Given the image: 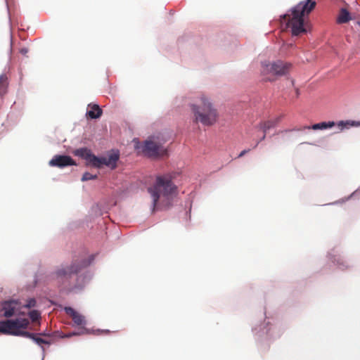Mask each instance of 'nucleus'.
<instances>
[{
    "label": "nucleus",
    "mask_w": 360,
    "mask_h": 360,
    "mask_svg": "<svg viewBox=\"0 0 360 360\" xmlns=\"http://www.w3.org/2000/svg\"><path fill=\"white\" fill-rule=\"evenodd\" d=\"M64 311L72 318L76 325L83 326L86 324L84 316L76 311L73 308L70 307H65L64 308Z\"/></svg>",
    "instance_id": "nucleus-14"
},
{
    "label": "nucleus",
    "mask_w": 360,
    "mask_h": 360,
    "mask_svg": "<svg viewBox=\"0 0 360 360\" xmlns=\"http://www.w3.org/2000/svg\"><path fill=\"white\" fill-rule=\"evenodd\" d=\"M314 0L300 1L290 10V13L281 16V24H285V28H290L292 35H299L305 33L304 17L308 15L315 8Z\"/></svg>",
    "instance_id": "nucleus-2"
},
{
    "label": "nucleus",
    "mask_w": 360,
    "mask_h": 360,
    "mask_svg": "<svg viewBox=\"0 0 360 360\" xmlns=\"http://www.w3.org/2000/svg\"><path fill=\"white\" fill-rule=\"evenodd\" d=\"M191 108L195 122H200L205 126H212L217 122V110L205 96L198 97Z\"/></svg>",
    "instance_id": "nucleus-3"
},
{
    "label": "nucleus",
    "mask_w": 360,
    "mask_h": 360,
    "mask_svg": "<svg viewBox=\"0 0 360 360\" xmlns=\"http://www.w3.org/2000/svg\"><path fill=\"white\" fill-rule=\"evenodd\" d=\"M250 151V149L248 150H243V151L240 152V153L238 155V158H241L243 157L245 154H246L247 153H248Z\"/></svg>",
    "instance_id": "nucleus-25"
},
{
    "label": "nucleus",
    "mask_w": 360,
    "mask_h": 360,
    "mask_svg": "<svg viewBox=\"0 0 360 360\" xmlns=\"http://www.w3.org/2000/svg\"><path fill=\"white\" fill-rule=\"evenodd\" d=\"M39 335H45V334H44V333H40Z\"/></svg>",
    "instance_id": "nucleus-26"
},
{
    "label": "nucleus",
    "mask_w": 360,
    "mask_h": 360,
    "mask_svg": "<svg viewBox=\"0 0 360 360\" xmlns=\"http://www.w3.org/2000/svg\"><path fill=\"white\" fill-rule=\"evenodd\" d=\"M29 317L32 320V322H35L38 321L41 318V314L37 310H32L28 314Z\"/></svg>",
    "instance_id": "nucleus-19"
},
{
    "label": "nucleus",
    "mask_w": 360,
    "mask_h": 360,
    "mask_svg": "<svg viewBox=\"0 0 360 360\" xmlns=\"http://www.w3.org/2000/svg\"><path fill=\"white\" fill-rule=\"evenodd\" d=\"M90 110L87 111L86 115L91 119H96L101 116L102 110L97 104L89 105Z\"/></svg>",
    "instance_id": "nucleus-15"
},
{
    "label": "nucleus",
    "mask_w": 360,
    "mask_h": 360,
    "mask_svg": "<svg viewBox=\"0 0 360 360\" xmlns=\"http://www.w3.org/2000/svg\"><path fill=\"white\" fill-rule=\"evenodd\" d=\"M335 126V123L333 121L330 122H323L314 124L311 126H304L300 128H295L293 129H288L285 130V132H290L292 131H302L305 129H314V130H323L328 128H331Z\"/></svg>",
    "instance_id": "nucleus-12"
},
{
    "label": "nucleus",
    "mask_w": 360,
    "mask_h": 360,
    "mask_svg": "<svg viewBox=\"0 0 360 360\" xmlns=\"http://www.w3.org/2000/svg\"><path fill=\"white\" fill-rule=\"evenodd\" d=\"M351 20L349 13L345 9L342 8L337 18V22L339 24H343L348 22Z\"/></svg>",
    "instance_id": "nucleus-16"
},
{
    "label": "nucleus",
    "mask_w": 360,
    "mask_h": 360,
    "mask_svg": "<svg viewBox=\"0 0 360 360\" xmlns=\"http://www.w3.org/2000/svg\"><path fill=\"white\" fill-rule=\"evenodd\" d=\"M8 77L6 75H0V96H3L6 93L8 87Z\"/></svg>",
    "instance_id": "nucleus-17"
},
{
    "label": "nucleus",
    "mask_w": 360,
    "mask_h": 360,
    "mask_svg": "<svg viewBox=\"0 0 360 360\" xmlns=\"http://www.w3.org/2000/svg\"><path fill=\"white\" fill-rule=\"evenodd\" d=\"M90 261L83 259L80 262H74L71 265H61L51 274V279L58 284H65L68 282L72 275L79 272L82 268L90 264Z\"/></svg>",
    "instance_id": "nucleus-5"
},
{
    "label": "nucleus",
    "mask_w": 360,
    "mask_h": 360,
    "mask_svg": "<svg viewBox=\"0 0 360 360\" xmlns=\"http://www.w3.org/2000/svg\"><path fill=\"white\" fill-rule=\"evenodd\" d=\"M164 141L150 139L143 146V153L148 157H160L167 155V150L162 146Z\"/></svg>",
    "instance_id": "nucleus-8"
},
{
    "label": "nucleus",
    "mask_w": 360,
    "mask_h": 360,
    "mask_svg": "<svg viewBox=\"0 0 360 360\" xmlns=\"http://www.w3.org/2000/svg\"><path fill=\"white\" fill-rule=\"evenodd\" d=\"M31 335H32V336L27 337V338L32 339L39 345H41L42 344H47V345L50 344L49 342H48L47 340H46L44 339L37 337V335H36L34 333H31Z\"/></svg>",
    "instance_id": "nucleus-18"
},
{
    "label": "nucleus",
    "mask_w": 360,
    "mask_h": 360,
    "mask_svg": "<svg viewBox=\"0 0 360 360\" xmlns=\"http://www.w3.org/2000/svg\"><path fill=\"white\" fill-rule=\"evenodd\" d=\"M30 325L25 318H16L0 321V334L14 336L30 337L31 333L25 331Z\"/></svg>",
    "instance_id": "nucleus-4"
},
{
    "label": "nucleus",
    "mask_w": 360,
    "mask_h": 360,
    "mask_svg": "<svg viewBox=\"0 0 360 360\" xmlns=\"http://www.w3.org/2000/svg\"><path fill=\"white\" fill-rule=\"evenodd\" d=\"M22 304L18 300H8L0 304V316L6 318H10L13 316H19L25 314L22 311Z\"/></svg>",
    "instance_id": "nucleus-7"
},
{
    "label": "nucleus",
    "mask_w": 360,
    "mask_h": 360,
    "mask_svg": "<svg viewBox=\"0 0 360 360\" xmlns=\"http://www.w3.org/2000/svg\"><path fill=\"white\" fill-rule=\"evenodd\" d=\"M353 125V124H350L349 122H344L340 121L338 123V126L340 130H342L345 127H347L348 126Z\"/></svg>",
    "instance_id": "nucleus-22"
},
{
    "label": "nucleus",
    "mask_w": 360,
    "mask_h": 360,
    "mask_svg": "<svg viewBox=\"0 0 360 360\" xmlns=\"http://www.w3.org/2000/svg\"><path fill=\"white\" fill-rule=\"evenodd\" d=\"M284 117L283 115H281L280 116L273 119V120H267V121H264V122H262L259 124L258 126H257V128H258L259 129H261L262 130L264 134L262 136V137L261 138V139L257 142L256 145H255V147L258 145V143H259V141H263L266 138V131L274 127L275 126H276L277 124H278L281 120L283 119V117Z\"/></svg>",
    "instance_id": "nucleus-9"
},
{
    "label": "nucleus",
    "mask_w": 360,
    "mask_h": 360,
    "mask_svg": "<svg viewBox=\"0 0 360 360\" xmlns=\"http://www.w3.org/2000/svg\"><path fill=\"white\" fill-rule=\"evenodd\" d=\"M96 178H97L96 174L93 175L89 172H85L82 177V181H85L91 180V179H95Z\"/></svg>",
    "instance_id": "nucleus-20"
},
{
    "label": "nucleus",
    "mask_w": 360,
    "mask_h": 360,
    "mask_svg": "<svg viewBox=\"0 0 360 360\" xmlns=\"http://www.w3.org/2000/svg\"><path fill=\"white\" fill-rule=\"evenodd\" d=\"M119 153L113 152L108 157L98 158V162H96V167L100 168L102 165H106L111 169H115L117 166V162L119 160Z\"/></svg>",
    "instance_id": "nucleus-10"
},
{
    "label": "nucleus",
    "mask_w": 360,
    "mask_h": 360,
    "mask_svg": "<svg viewBox=\"0 0 360 360\" xmlns=\"http://www.w3.org/2000/svg\"><path fill=\"white\" fill-rule=\"evenodd\" d=\"M84 333V330H82V332H79V333H69L68 335H66V337L70 338V337H72V335H82Z\"/></svg>",
    "instance_id": "nucleus-23"
},
{
    "label": "nucleus",
    "mask_w": 360,
    "mask_h": 360,
    "mask_svg": "<svg viewBox=\"0 0 360 360\" xmlns=\"http://www.w3.org/2000/svg\"><path fill=\"white\" fill-rule=\"evenodd\" d=\"M76 165L73 159L68 155H55L49 162L51 167H64Z\"/></svg>",
    "instance_id": "nucleus-11"
},
{
    "label": "nucleus",
    "mask_w": 360,
    "mask_h": 360,
    "mask_svg": "<svg viewBox=\"0 0 360 360\" xmlns=\"http://www.w3.org/2000/svg\"><path fill=\"white\" fill-rule=\"evenodd\" d=\"M36 300L34 299H30L25 304H22V308H32L36 306Z\"/></svg>",
    "instance_id": "nucleus-21"
},
{
    "label": "nucleus",
    "mask_w": 360,
    "mask_h": 360,
    "mask_svg": "<svg viewBox=\"0 0 360 360\" xmlns=\"http://www.w3.org/2000/svg\"><path fill=\"white\" fill-rule=\"evenodd\" d=\"M170 174L156 176L154 183L148 188L153 200V210L157 206L169 207L177 195V186L172 182Z\"/></svg>",
    "instance_id": "nucleus-1"
},
{
    "label": "nucleus",
    "mask_w": 360,
    "mask_h": 360,
    "mask_svg": "<svg viewBox=\"0 0 360 360\" xmlns=\"http://www.w3.org/2000/svg\"><path fill=\"white\" fill-rule=\"evenodd\" d=\"M292 68V65L281 60L273 63H263L261 73L265 81H274L276 77H281L288 74Z\"/></svg>",
    "instance_id": "nucleus-6"
},
{
    "label": "nucleus",
    "mask_w": 360,
    "mask_h": 360,
    "mask_svg": "<svg viewBox=\"0 0 360 360\" xmlns=\"http://www.w3.org/2000/svg\"><path fill=\"white\" fill-rule=\"evenodd\" d=\"M75 154L85 159L89 164L96 167V162H98V158L91 153V150L86 148L77 149Z\"/></svg>",
    "instance_id": "nucleus-13"
},
{
    "label": "nucleus",
    "mask_w": 360,
    "mask_h": 360,
    "mask_svg": "<svg viewBox=\"0 0 360 360\" xmlns=\"http://www.w3.org/2000/svg\"><path fill=\"white\" fill-rule=\"evenodd\" d=\"M20 53L25 56L28 53V49L26 47H22L20 49Z\"/></svg>",
    "instance_id": "nucleus-24"
}]
</instances>
